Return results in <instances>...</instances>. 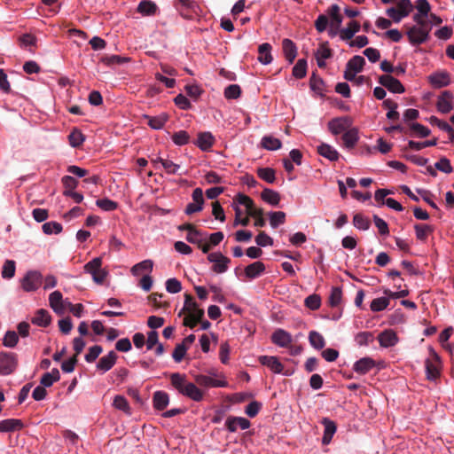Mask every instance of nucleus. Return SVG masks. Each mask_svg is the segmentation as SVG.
<instances>
[{"mask_svg": "<svg viewBox=\"0 0 454 454\" xmlns=\"http://www.w3.org/2000/svg\"><path fill=\"white\" fill-rule=\"evenodd\" d=\"M428 80L433 87L442 88L450 83V74L447 72L434 73L429 75Z\"/></svg>", "mask_w": 454, "mask_h": 454, "instance_id": "5701e85b", "label": "nucleus"}, {"mask_svg": "<svg viewBox=\"0 0 454 454\" xmlns=\"http://www.w3.org/2000/svg\"><path fill=\"white\" fill-rule=\"evenodd\" d=\"M207 237L198 231L196 228L194 230H192L187 233L186 239L188 242L200 245V243L206 239Z\"/></svg>", "mask_w": 454, "mask_h": 454, "instance_id": "052dcab7", "label": "nucleus"}, {"mask_svg": "<svg viewBox=\"0 0 454 454\" xmlns=\"http://www.w3.org/2000/svg\"><path fill=\"white\" fill-rule=\"evenodd\" d=\"M390 301L387 297H379L373 299L370 304V309L373 312H380L384 310L389 305Z\"/></svg>", "mask_w": 454, "mask_h": 454, "instance_id": "49530a36", "label": "nucleus"}, {"mask_svg": "<svg viewBox=\"0 0 454 454\" xmlns=\"http://www.w3.org/2000/svg\"><path fill=\"white\" fill-rule=\"evenodd\" d=\"M351 122L348 117L334 118L328 122V129L333 135L344 133Z\"/></svg>", "mask_w": 454, "mask_h": 454, "instance_id": "4468645a", "label": "nucleus"}, {"mask_svg": "<svg viewBox=\"0 0 454 454\" xmlns=\"http://www.w3.org/2000/svg\"><path fill=\"white\" fill-rule=\"evenodd\" d=\"M181 289H182V285L178 279L173 278H168L166 281V290L168 293L177 294L181 291Z\"/></svg>", "mask_w": 454, "mask_h": 454, "instance_id": "774afa93", "label": "nucleus"}, {"mask_svg": "<svg viewBox=\"0 0 454 454\" xmlns=\"http://www.w3.org/2000/svg\"><path fill=\"white\" fill-rule=\"evenodd\" d=\"M60 379L59 372L57 368L52 369L49 372H45L41 380L40 384L43 387H49L53 385L54 382L58 381Z\"/></svg>", "mask_w": 454, "mask_h": 454, "instance_id": "f704fd0d", "label": "nucleus"}, {"mask_svg": "<svg viewBox=\"0 0 454 454\" xmlns=\"http://www.w3.org/2000/svg\"><path fill=\"white\" fill-rule=\"evenodd\" d=\"M184 396L194 402H200L204 397V393L196 386V384L190 381L187 389H185Z\"/></svg>", "mask_w": 454, "mask_h": 454, "instance_id": "c9c22d12", "label": "nucleus"}, {"mask_svg": "<svg viewBox=\"0 0 454 454\" xmlns=\"http://www.w3.org/2000/svg\"><path fill=\"white\" fill-rule=\"evenodd\" d=\"M372 340L373 336L369 332L358 333L355 337V340L359 346H367Z\"/></svg>", "mask_w": 454, "mask_h": 454, "instance_id": "338daca9", "label": "nucleus"}, {"mask_svg": "<svg viewBox=\"0 0 454 454\" xmlns=\"http://www.w3.org/2000/svg\"><path fill=\"white\" fill-rule=\"evenodd\" d=\"M157 11V5L149 0L141 1L137 6V12L143 15H153Z\"/></svg>", "mask_w": 454, "mask_h": 454, "instance_id": "37998d69", "label": "nucleus"}, {"mask_svg": "<svg viewBox=\"0 0 454 454\" xmlns=\"http://www.w3.org/2000/svg\"><path fill=\"white\" fill-rule=\"evenodd\" d=\"M144 118L147 120L148 126L155 130L161 129L168 120V114L161 113L157 116L144 115Z\"/></svg>", "mask_w": 454, "mask_h": 454, "instance_id": "393cba45", "label": "nucleus"}, {"mask_svg": "<svg viewBox=\"0 0 454 454\" xmlns=\"http://www.w3.org/2000/svg\"><path fill=\"white\" fill-rule=\"evenodd\" d=\"M162 168L168 175L179 174L181 170V166L169 159L162 160Z\"/></svg>", "mask_w": 454, "mask_h": 454, "instance_id": "bf43d9fd", "label": "nucleus"}, {"mask_svg": "<svg viewBox=\"0 0 454 454\" xmlns=\"http://www.w3.org/2000/svg\"><path fill=\"white\" fill-rule=\"evenodd\" d=\"M207 260L214 263L212 270L217 274L226 272L231 262V260L220 252L208 254Z\"/></svg>", "mask_w": 454, "mask_h": 454, "instance_id": "423d86ee", "label": "nucleus"}, {"mask_svg": "<svg viewBox=\"0 0 454 454\" xmlns=\"http://www.w3.org/2000/svg\"><path fill=\"white\" fill-rule=\"evenodd\" d=\"M257 175L262 180L269 184H273L276 180L275 170L271 168H257Z\"/></svg>", "mask_w": 454, "mask_h": 454, "instance_id": "c03bdc74", "label": "nucleus"}, {"mask_svg": "<svg viewBox=\"0 0 454 454\" xmlns=\"http://www.w3.org/2000/svg\"><path fill=\"white\" fill-rule=\"evenodd\" d=\"M214 137L210 132H202L198 136L196 145L202 151H208L214 144Z\"/></svg>", "mask_w": 454, "mask_h": 454, "instance_id": "72a5a7b5", "label": "nucleus"}, {"mask_svg": "<svg viewBox=\"0 0 454 454\" xmlns=\"http://www.w3.org/2000/svg\"><path fill=\"white\" fill-rule=\"evenodd\" d=\"M304 304L308 309L317 310L321 306V298L318 294H310L305 298Z\"/></svg>", "mask_w": 454, "mask_h": 454, "instance_id": "13d9d810", "label": "nucleus"}, {"mask_svg": "<svg viewBox=\"0 0 454 454\" xmlns=\"http://www.w3.org/2000/svg\"><path fill=\"white\" fill-rule=\"evenodd\" d=\"M327 13L332 19V26H334L336 28H338L342 22V17L340 13V7L337 4H333L328 9Z\"/></svg>", "mask_w": 454, "mask_h": 454, "instance_id": "09e8293b", "label": "nucleus"}, {"mask_svg": "<svg viewBox=\"0 0 454 454\" xmlns=\"http://www.w3.org/2000/svg\"><path fill=\"white\" fill-rule=\"evenodd\" d=\"M411 130L413 132V135L419 137H427L430 135L431 131L430 129L419 123V122H413L410 126Z\"/></svg>", "mask_w": 454, "mask_h": 454, "instance_id": "6e6d98bb", "label": "nucleus"}, {"mask_svg": "<svg viewBox=\"0 0 454 454\" xmlns=\"http://www.w3.org/2000/svg\"><path fill=\"white\" fill-rule=\"evenodd\" d=\"M117 355L114 351L108 352L107 355L102 356L97 364V369L102 373H106L111 370L115 364Z\"/></svg>", "mask_w": 454, "mask_h": 454, "instance_id": "a211bd4d", "label": "nucleus"}, {"mask_svg": "<svg viewBox=\"0 0 454 454\" xmlns=\"http://www.w3.org/2000/svg\"><path fill=\"white\" fill-rule=\"evenodd\" d=\"M307 74V61L304 59H300L293 68V75L297 79L305 77Z\"/></svg>", "mask_w": 454, "mask_h": 454, "instance_id": "8fccbe9b", "label": "nucleus"}, {"mask_svg": "<svg viewBox=\"0 0 454 454\" xmlns=\"http://www.w3.org/2000/svg\"><path fill=\"white\" fill-rule=\"evenodd\" d=\"M271 341L278 347L288 348L293 341V337L290 333L279 328L272 333Z\"/></svg>", "mask_w": 454, "mask_h": 454, "instance_id": "ddd939ff", "label": "nucleus"}, {"mask_svg": "<svg viewBox=\"0 0 454 454\" xmlns=\"http://www.w3.org/2000/svg\"><path fill=\"white\" fill-rule=\"evenodd\" d=\"M321 423L325 427L322 442L326 445L332 441L333 436L336 433L337 427L336 424L328 418H323Z\"/></svg>", "mask_w": 454, "mask_h": 454, "instance_id": "4be33fe9", "label": "nucleus"}, {"mask_svg": "<svg viewBox=\"0 0 454 454\" xmlns=\"http://www.w3.org/2000/svg\"><path fill=\"white\" fill-rule=\"evenodd\" d=\"M251 426L250 421L244 417L230 416L225 420V427L231 433L236 432L239 428L246 430Z\"/></svg>", "mask_w": 454, "mask_h": 454, "instance_id": "6e6552de", "label": "nucleus"}, {"mask_svg": "<svg viewBox=\"0 0 454 454\" xmlns=\"http://www.w3.org/2000/svg\"><path fill=\"white\" fill-rule=\"evenodd\" d=\"M43 281V275L38 270H28L20 279L23 291L27 293L36 291Z\"/></svg>", "mask_w": 454, "mask_h": 454, "instance_id": "20e7f679", "label": "nucleus"}, {"mask_svg": "<svg viewBox=\"0 0 454 454\" xmlns=\"http://www.w3.org/2000/svg\"><path fill=\"white\" fill-rule=\"evenodd\" d=\"M376 363L372 358L363 357L354 364L353 370L360 375H364L373 369Z\"/></svg>", "mask_w": 454, "mask_h": 454, "instance_id": "6ab92c4d", "label": "nucleus"}, {"mask_svg": "<svg viewBox=\"0 0 454 454\" xmlns=\"http://www.w3.org/2000/svg\"><path fill=\"white\" fill-rule=\"evenodd\" d=\"M113 406L119 411H123L126 415H131L132 411L130 405L126 397L123 395H115L113 402Z\"/></svg>", "mask_w": 454, "mask_h": 454, "instance_id": "e433bc0d", "label": "nucleus"}, {"mask_svg": "<svg viewBox=\"0 0 454 454\" xmlns=\"http://www.w3.org/2000/svg\"><path fill=\"white\" fill-rule=\"evenodd\" d=\"M261 145L263 148L275 151L281 147L282 144L278 138H276L271 136H265L262 138Z\"/></svg>", "mask_w": 454, "mask_h": 454, "instance_id": "a19ab883", "label": "nucleus"}, {"mask_svg": "<svg viewBox=\"0 0 454 454\" xmlns=\"http://www.w3.org/2000/svg\"><path fill=\"white\" fill-rule=\"evenodd\" d=\"M317 153L322 157H325L331 161H336L340 157L339 153L337 152V150L334 147H333L332 145H330L328 144H325V143H323L317 146Z\"/></svg>", "mask_w": 454, "mask_h": 454, "instance_id": "c756f323", "label": "nucleus"}, {"mask_svg": "<svg viewBox=\"0 0 454 454\" xmlns=\"http://www.w3.org/2000/svg\"><path fill=\"white\" fill-rule=\"evenodd\" d=\"M428 351L429 356L425 361L427 379L435 380L440 376V358L432 347Z\"/></svg>", "mask_w": 454, "mask_h": 454, "instance_id": "f03ea898", "label": "nucleus"}, {"mask_svg": "<svg viewBox=\"0 0 454 454\" xmlns=\"http://www.w3.org/2000/svg\"><path fill=\"white\" fill-rule=\"evenodd\" d=\"M353 224L358 230L366 231L370 228L371 222L363 215L356 214L353 217Z\"/></svg>", "mask_w": 454, "mask_h": 454, "instance_id": "603ef678", "label": "nucleus"}, {"mask_svg": "<svg viewBox=\"0 0 454 454\" xmlns=\"http://www.w3.org/2000/svg\"><path fill=\"white\" fill-rule=\"evenodd\" d=\"M258 61L262 65H269L272 61L271 45L268 43L261 44L258 48Z\"/></svg>", "mask_w": 454, "mask_h": 454, "instance_id": "2f4dec72", "label": "nucleus"}, {"mask_svg": "<svg viewBox=\"0 0 454 454\" xmlns=\"http://www.w3.org/2000/svg\"><path fill=\"white\" fill-rule=\"evenodd\" d=\"M379 82L392 93H403L405 89L401 82L391 74H383L379 78Z\"/></svg>", "mask_w": 454, "mask_h": 454, "instance_id": "0eeeda50", "label": "nucleus"}, {"mask_svg": "<svg viewBox=\"0 0 454 454\" xmlns=\"http://www.w3.org/2000/svg\"><path fill=\"white\" fill-rule=\"evenodd\" d=\"M360 24L356 21H350L345 28L340 31V37L341 40L347 41L354 37V35L360 30Z\"/></svg>", "mask_w": 454, "mask_h": 454, "instance_id": "7c9ffc66", "label": "nucleus"}, {"mask_svg": "<svg viewBox=\"0 0 454 454\" xmlns=\"http://www.w3.org/2000/svg\"><path fill=\"white\" fill-rule=\"evenodd\" d=\"M84 271L91 275L95 283L102 285L108 275V271L102 268V259L96 257L84 265Z\"/></svg>", "mask_w": 454, "mask_h": 454, "instance_id": "f257e3e1", "label": "nucleus"}, {"mask_svg": "<svg viewBox=\"0 0 454 454\" xmlns=\"http://www.w3.org/2000/svg\"><path fill=\"white\" fill-rule=\"evenodd\" d=\"M437 144V139L434 138L433 140H427L424 142H416L413 140H410L408 142V147L414 151H420L423 148L429 147V146H434Z\"/></svg>", "mask_w": 454, "mask_h": 454, "instance_id": "4d7b16f0", "label": "nucleus"}, {"mask_svg": "<svg viewBox=\"0 0 454 454\" xmlns=\"http://www.w3.org/2000/svg\"><path fill=\"white\" fill-rule=\"evenodd\" d=\"M189 138H190V137H189L188 133L184 130L177 131V132L174 133L172 136L173 143L179 146L188 144Z\"/></svg>", "mask_w": 454, "mask_h": 454, "instance_id": "0e129e2a", "label": "nucleus"}, {"mask_svg": "<svg viewBox=\"0 0 454 454\" xmlns=\"http://www.w3.org/2000/svg\"><path fill=\"white\" fill-rule=\"evenodd\" d=\"M43 231L46 235L59 234L62 231V225L58 222H47L42 226Z\"/></svg>", "mask_w": 454, "mask_h": 454, "instance_id": "864d4df0", "label": "nucleus"}, {"mask_svg": "<svg viewBox=\"0 0 454 454\" xmlns=\"http://www.w3.org/2000/svg\"><path fill=\"white\" fill-rule=\"evenodd\" d=\"M16 366L17 361L13 354H0V374H10L15 370Z\"/></svg>", "mask_w": 454, "mask_h": 454, "instance_id": "9b49d317", "label": "nucleus"}, {"mask_svg": "<svg viewBox=\"0 0 454 454\" xmlns=\"http://www.w3.org/2000/svg\"><path fill=\"white\" fill-rule=\"evenodd\" d=\"M169 403V395L165 391H155L153 395V405L157 411H163Z\"/></svg>", "mask_w": 454, "mask_h": 454, "instance_id": "b1692460", "label": "nucleus"}, {"mask_svg": "<svg viewBox=\"0 0 454 454\" xmlns=\"http://www.w3.org/2000/svg\"><path fill=\"white\" fill-rule=\"evenodd\" d=\"M195 381L198 385L206 387H224L227 386V382L225 380H216L204 374L196 375Z\"/></svg>", "mask_w": 454, "mask_h": 454, "instance_id": "dca6fc26", "label": "nucleus"}, {"mask_svg": "<svg viewBox=\"0 0 454 454\" xmlns=\"http://www.w3.org/2000/svg\"><path fill=\"white\" fill-rule=\"evenodd\" d=\"M153 269V262L150 259L144 260L131 268V273L133 276H139L143 272L150 274Z\"/></svg>", "mask_w": 454, "mask_h": 454, "instance_id": "473e14b6", "label": "nucleus"}, {"mask_svg": "<svg viewBox=\"0 0 454 454\" xmlns=\"http://www.w3.org/2000/svg\"><path fill=\"white\" fill-rule=\"evenodd\" d=\"M282 48L285 58L292 64L297 56V47L295 43L292 40L285 38L282 41Z\"/></svg>", "mask_w": 454, "mask_h": 454, "instance_id": "a878e982", "label": "nucleus"}, {"mask_svg": "<svg viewBox=\"0 0 454 454\" xmlns=\"http://www.w3.org/2000/svg\"><path fill=\"white\" fill-rule=\"evenodd\" d=\"M415 234L419 241H426L427 237L433 233L434 227L428 224H415Z\"/></svg>", "mask_w": 454, "mask_h": 454, "instance_id": "58836bf2", "label": "nucleus"}, {"mask_svg": "<svg viewBox=\"0 0 454 454\" xmlns=\"http://www.w3.org/2000/svg\"><path fill=\"white\" fill-rule=\"evenodd\" d=\"M23 422L17 419H7L0 421V432H13L23 427Z\"/></svg>", "mask_w": 454, "mask_h": 454, "instance_id": "c85d7f7f", "label": "nucleus"}, {"mask_svg": "<svg viewBox=\"0 0 454 454\" xmlns=\"http://www.w3.org/2000/svg\"><path fill=\"white\" fill-rule=\"evenodd\" d=\"M265 271V265L263 262L257 261L245 268V275L250 279H254L261 276Z\"/></svg>", "mask_w": 454, "mask_h": 454, "instance_id": "bb28decb", "label": "nucleus"}, {"mask_svg": "<svg viewBox=\"0 0 454 454\" xmlns=\"http://www.w3.org/2000/svg\"><path fill=\"white\" fill-rule=\"evenodd\" d=\"M241 94V89L238 84L228 85L224 90V97L227 99H236Z\"/></svg>", "mask_w": 454, "mask_h": 454, "instance_id": "e2e57ef3", "label": "nucleus"}, {"mask_svg": "<svg viewBox=\"0 0 454 454\" xmlns=\"http://www.w3.org/2000/svg\"><path fill=\"white\" fill-rule=\"evenodd\" d=\"M270 223L272 228H277L286 221V214L283 211H272L269 213Z\"/></svg>", "mask_w": 454, "mask_h": 454, "instance_id": "3c124183", "label": "nucleus"}, {"mask_svg": "<svg viewBox=\"0 0 454 454\" xmlns=\"http://www.w3.org/2000/svg\"><path fill=\"white\" fill-rule=\"evenodd\" d=\"M259 362L262 365L267 366L274 373L279 374L283 372L284 366L277 356H261Z\"/></svg>", "mask_w": 454, "mask_h": 454, "instance_id": "f3484780", "label": "nucleus"}, {"mask_svg": "<svg viewBox=\"0 0 454 454\" xmlns=\"http://www.w3.org/2000/svg\"><path fill=\"white\" fill-rule=\"evenodd\" d=\"M262 199L272 206H278L280 202L279 193L269 188L262 192Z\"/></svg>", "mask_w": 454, "mask_h": 454, "instance_id": "ea45409f", "label": "nucleus"}, {"mask_svg": "<svg viewBox=\"0 0 454 454\" xmlns=\"http://www.w3.org/2000/svg\"><path fill=\"white\" fill-rule=\"evenodd\" d=\"M171 386L178 394L184 395L185 389H187L190 381L187 376L184 373L174 372L169 376Z\"/></svg>", "mask_w": 454, "mask_h": 454, "instance_id": "f8f14e48", "label": "nucleus"}, {"mask_svg": "<svg viewBox=\"0 0 454 454\" xmlns=\"http://www.w3.org/2000/svg\"><path fill=\"white\" fill-rule=\"evenodd\" d=\"M341 139L343 141V145L345 148H354L359 140L358 129L356 128H350L347 129L343 133Z\"/></svg>", "mask_w": 454, "mask_h": 454, "instance_id": "412c9836", "label": "nucleus"}, {"mask_svg": "<svg viewBox=\"0 0 454 454\" xmlns=\"http://www.w3.org/2000/svg\"><path fill=\"white\" fill-rule=\"evenodd\" d=\"M317 66L323 68L326 66L325 60L332 57V51L328 47V43H321L315 52Z\"/></svg>", "mask_w": 454, "mask_h": 454, "instance_id": "aec40b11", "label": "nucleus"}, {"mask_svg": "<svg viewBox=\"0 0 454 454\" xmlns=\"http://www.w3.org/2000/svg\"><path fill=\"white\" fill-rule=\"evenodd\" d=\"M96 205L104 211L110 212L114 211L118 207V203L107 199H99L96 200Z\"/></svg>", "mask_w": 454, "mask_h": 454, "instance_id": "5fc2aeb1", "label": "nucleus"}, {"mask_svg": "<svg viewBox=\"0 0 454 454\" xmlns=\"http://www.w3.org/2000/svg\"><path fill=\"white\" fill-rule=\"evenodd\" d=\"M85 140L84 135L78 129H74L68 136V141L72 147H79Z\"/></svg>", "mask_w": 454, "mask_h": 454, "instance_id": "a18cd8bd", "label": "nucleus"}, {"mask_svg": "<svg viewBox=\"0 0 454 454\" xmlns=\"http://www.w3.org/2000/svg\"><path fill=\"white\" fill-rule=\"evenodd\" d=\"M49 303L56 313H63L65 307L63 305V296L59 291H54L49 295Z\"/></svg>", "mask_w": 454, "mask_h": 454, "instance_id": "cd10ccee", "label": "nucleus"}, {"mask_svg": "<svg viewBox=\"0 0 454 454\" xmlns=\"http://www.w3.org/2000/svg\"><path fill=\"white\" fill-rule=\"evenodd\" d=\"M309 340L310 345L317 350L322 349L325 345L323 335L316 331H311L309 333Z\"/></svg>", "mask_w": 454, "mask_h": 454, "instance_id": "79ce46f5", "label": "nucleus"}, {"mask_svg": "<svg viewBox=\"0 0 454 454\" xmlns=\"http://www.w3.org/2000/svg\"><path fill=\"white\" fill-rule=\"evenodd\" d=\"M434 168L441 172L450 174L453 171L450 161L447 158H441L439 161L434 163Z\"/></svg>", "mask_w": 454, "mask_h": 454, "instance_id": "69168bd1", "label": "nucleus"}, {"mask_svg": "<svg viewBox=\"0 0 454 454\" xmlns=\"http://www.w3.org/2000/svg\"><path fill=\"white\" fill-rule=\"evenodd\" d=\"M183 310L186 311L187 315H191V317H193L195 319H202L204 316V310L199 308L193 297L187 294L184 295Z\"/></svg>", "mask_w": 454, "mask_h": 454, "instance_id": "1a4fd4ad", "label": "nucleus"}, {"mask_svg": "<svg viewBox=\"0 0 454 454\" xmlns=\"http://www.w3.org/2000/svg\"><path fill=\"white\" fill-rule=\"evenodd\" d=\"M16 270L15 262L6 260L3 265L1 275L3 278L10 279L14 277Z\"/></svg>", "mask_w": 454, "mask_h": 454, "instance_id": "de8ad7c7", "label": "nucleus"}, {"mask_svg": "<svg viewBox=\"0 0 454 454\" xmlns=\"http://www.w3.org/2000/svg\"><path fill=\"white\" fill-rule=\"evenodd\" d=\"M378 340L380 347L390 348L397 344L399 339L394 330L387 329L378 335Z\"/></svg>", "mask_w": 454, "mask_h": 454, "instance_id": "2eb2a0df", "label": "nucleus"}, {"mask_svg": "<svg viewBox=\"0 0 454 454\" xmlns=\"http://www.w3.org/2000/svg\"><path fill=\"white\" fill-rule=\"evenodd\" d=\"M431 27L428 26H412L407 32V37L411 44L419 45L427 41Z\"/></svg>", "mask_w": 454, "mask_h": 454, "instance_id": "7ed1b4c3", "label": "nucleus"}, {"mask_svg": "<svg viewBox=\"0 0 454 454\" xmlns=\"http://www.w3.org/2000/svg\"><path fill=\"white\" fill-rule=\"evenodd\" d=\"M365 60L362 56H354L351 58L347 65L344 72V78L347 81H353L356 79V74L363 70Z\"/></svg>", "mask_w": 454, "mask_h": 454, "instance_id": "39448f33", "label": "nucleus"}, {"mask_svg": "<svg viewBox=\"0 0 454 454\" xmlns=\"http://www.w3.org/2000/svg\"><path fill=\"white\" fill-rule=\"evenodd\" d=\"M32 323L38 326L45 327L51 323V316L45 309H39L32 318Z\"/></svg>", "mask_w": 454, "mask_h": 454, "instance_id": "4c0bfd02", "label": "nucleus"}, {"mask_svg": "<svg viewBox=\"0 0 454 454\" xmlns=\"http://www.w3.org/2000/svg\"><path fill=\"white\" fill-rule=\"evenodd\" d=\"M454 97L449 90H444L437 98L436 107L442 114H448L453 109Z\"/></svg>", "mask_w": 454, "mask_h": 454, "instance_id": "9d476101", "label": "nucleus"}, {"mask_svg": "<svg viewBox=\"0 0 454 454\" xmlns=\"http://www.w3.org/2000/svg\"><path fill=\"white\" fill-rule=\"evenodd\" d=\"M342 291L340 287H333L329 296V304L331 307H336L341 302Z\"/></svg>", "mask_w": 454, "mask_h": 454, "instance_id": "680f3d73", "label": "nucleus"}]
</instances>
